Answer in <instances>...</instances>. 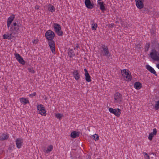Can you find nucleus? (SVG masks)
I'll return each instance as SVG.
<instances>
[{
  "mask_svg": "<svg viewBox=\"0 0 159 159\" xmlns=\"http://www.w3.org/2000/svg\"><path fill=\"white\" fill-rule=\"evenodd\" d=\"M84 2L86 6L88 8L91 9L93 8V4L91 3L90 0H85Z\"/></svg>",
  "mask_w": 159,
  "mask_h": 159,
  "instance_id": "obj_14",
  "label": "nucleus"
},
{
  "mask_svg": "<svg viewBox=\"0 0 159 159\" xmlns=\"http://www.w3.org/2000/svg\"><path fill=\"white\" fill-rule=\"evenodd\" d=\"M92 138L95 140V141H98V140L99 137L98 135L95 134L92 136Z\"/></svg>",
  "mask_w": 159,
  "mask_h": 159,
  "instance_id": "obj_27",
  "label": "nucleus"
},
{
  "mask_svg": "<svg viewBox=\"0 0 159 159\" xmlns=\"http://www.w3.org/2000/svg\"><path fill=\"white\" fill-rule=\"evenodd\" d=\"M48 44L52 52L55 54V50L54 41L53 40L48 41Z\"/></svg>",
  "mask_w": 159,
  "mask_h": 159,
  "instance_id": "obj_9",
  "label": "nucleus"
},
{
  "mask_svg": "<svg viewBox=\"0 0 159 159\" xmlns=\"http://www.w3.org/2000/svg\"><path fill=\"white\" fill-rule=\"evenodd\" d=\"M68 56L70 57H72L75 56V54L72 49H69L68 52Z\"/></svg>",
  "mask_w": 159,
  "mask_h": 159,
  "instance_id": "obj_23",
  "label": "nucleus"
},
{
  "mask_svg": "<svg viewBox=\"0 0 159 159\" xmlns=\"http://www.w3.org/2000/svg\"><path fill=\"white\" fill-rule=\"evenodd\" d=\"M53 148V147L52 145H49L48 146L47 150L44 152L47 153H49L52 151Z\"/></svg>",
  "mask_w": 159,
  "mask_h": 159,
  "instance_id": "obj_24",
  "label": "nucleus"
},
{
  "mask_svg": "<svg viewBox=\"0 0 159 159\" xmlns=\"http://www.w3.org/2000/svg\"><path fill=\"white\" fill-rule=\"evenodd\" d=\"M120 109L119 108L113 109L110 108L109 109V111L112 113L114 114L116 116L119 117L121 114Z\"/></svg>",
  "mask_w": 159,
  "mask_h": 159,
  "instance_id": "obj_7",
  "label": "nucleus"
},
{
  "mask_svg": "<svg viewBox=\"0 0 159 159\" xmlns=\"http://www.w3.org/2000/svg\"><path fill=\"white\" fill-rule=\"evenodd\" d=\"M74 77L76 80H79L80 77V75L77 70H74L72 72Z\"/></svg>",
  "mask_w": 159,
  "mask_h": 159,
  "instance_id": "obj_17",
  "label": "nucleus"
},
{
  "mask_svg": "<svg viewBox=\"0 0 159 159\" xmlns=\"http://www.w3.org/2000/svg\"><path fill=\"white\" fill-rule=\"evenodd\" d=\"M39 113L42 115L45 116L46 115V113L45 110V108L44 107L43 108H42L40 111H39Z\"/></svg>",
  "mask_w": 159,
  "mask_h": 159,
  "instance_id": "obj_25",
  "label": "nucleus"
},
{
  "mask_svg": "<svg viewBox=\"0 0 159 159\" xmlns=\"http://www.w3.org/2000/svg\"><path fill=\"white\" fill-rule=\"evenodd\" d=\"M44 107L43 106L42 104H39L38 105L37 107V110L38 111H40L42 108H43Z\"/></svg>",
  "mask_w": 159,
  "mask_h": 159,
  "instance_id": "obj_32",
  "label": "nucleus"
},
{
  "mask_svg": "<svg viewBox=\"0 0 159 159\" xmlns=\"http://www.w3.org/2000/svg\"><path fill=\"white\" fill-rule=\"evenodd\" d=\"M154 135L152 134L151 133H150L148 137V139L150 140H152Z\"/></svg>",
  "mask_w": 159,
  "mask_h": 159,
  "instance_id": "obj_33",
  "label": "nucleus"
},
{
  "mask_svg": "<svg viewBox=\"0 0 159 159\" xmlns=\"http://www.w3.org/2000/svg\"><path fill=\"white\" fill-rule=\"evenodd\" d=\"M53 28L54 29V31L59 36H62L63 32L61 30V28L60 25L56 23H54Z\"/></svg>",
  "mask_w": 159,
  "mask_h": 159,
  "instance_id": "obj_5",
  "label": "nucleus"
},
{
  "mask_svg": "<svg viewBox=\"0 0 159 159\" xmlns=\"http://www.w3.org/2000/svg\"><path fill=\"white\" fill-rule=\"evenodd\" d=\"M16 147L18 148H20L22 145V143L23 142V139L22 138H17L16 140Z\"/></svg>",
  "mask_w": 159,
  "mask_h": 159,
  "instance_id": "obj_11",
  "label": "nucleus"
},
{
  "mask_svg": "<svg viewBox=\"0 0 159 159\" xmlns=\"http://www.w3.org/2000/svg\"><path fill=\"white\" fill-rule=\"evenodd\" d=\"M146 68L147 70H154L152 67L148 65H146Z\"/></svg>",
  "mask_w": 159,
  "mask_h": 159,
  "instance_id": "obj_35",
  "label": "nucleus"
},
{
  "mask_svg": "<svg viewBox=\"0 0 159 159\" xmlns=\"http://www.w3.org/2000/svg\"><path fill=\"white\" fill-rule=\"evenodd\" d=\"M151 73L155 75L156 76H157V74L155 70H149Z\"/></svg>",
  "mask_w": 159,
  "mask_h": 159,
  "instance_id": "obj_38",
  "label": "nucleus"
},
{
  "mask_svg": "<svg viewBox=\"0 0 159 159\" xmlns=\"http://www.w3.org/2000/svg\"><path fill=\"white\" fill-rule=\"evenodd\" d=\"M158 47H159V44H158Z\"/></svg>",
  "mask_w": 159,
  "mask_h": 159,
  "instance_id": "obj_47",
  "label": "nucleus"
},
{
  "mask_svg": "<svg viewBox=\"0 0 159 159\" xmlns=\"http://www.w3.org/2000/svg\"><path fill=\"white\" fill-rule=\"evenodd\" d=\"M38 39H34L33 40L32 42L36 44L38 43Z\"/></svg>",
  "mask_w": 159,
  "mask_h": 159,
  "instance_id": "obj_40",
  "label": "nucleus"
},
{
  "mask_svg": "<svg viewBox=\"0 0 159 159\" xmlns=\"http://www.w3.org/2000/svg\"><path fill=\"white\" fill-rule=\"evenodd\" d=\"M157 67L159 69V64H157Z\"/></svg>",
  "mask_w": 159,
  "mask_h": 159,
  "instance_id": "obj_45",
  "label": "nucleus"
},
{
  "mask_svg": "<svg viewBox=\"0 0 159 159\" xmlns=\"http://www.w3.org/2000/svg\"><path fill=\"white\" fill-rule=\"evenodd\" d=\"M124 70H127V69H124Z\"/></svg>",
  "mask_w": 159,
  "mask_h": 159,
  "instance_id": "obj_49",
  "label": "nucleus"
},
{
  "mask_svg": "<svg viewBox=\"0 0 159 159\" xmlns=\"http://www.w3.org/2000/svg\"><path fill=\"white\" fill-rule=\"evenodd\" d=\"M136 7L139 9L143 8L144 7L143 2L144 0H135Z\"/></svg>",
  "mask_w": 159,
  "mask_h": 159,
  "instance_id": "obj_10",
  "label": "nucleus"
},
{
  "mask_svg": "<svg viewBox=\"0 0 159 159\" xmlns=\"http://www.w3.org/2000/svg\"><path fill=\"white\" fill-rule=\"evenodd\" d=\"M114 24L111 23L109 25V28H112L114 26Z\"/></svg>",
  "mask_w": 159,
  "mask_h": 159,
  "instance_id": "obj_42",
  "label": "nucleus"
},
{
  "mask_svg": "<svg viewBox=\"0 0 159 159\" xmlns=\"http://www.w3.org/2000/svg\"><path fill=\"white\" fill-rule=\"evenodd\" d=\"M56 116L58 119H60L62 117V115L59 113L56 114Z\"/></svg>",
  "mask_w": 159,
  "mask_h": 159,
  "instance_id": "obj_36",
  "label": "nucleus"
},
{
  "mask_svg": "<svg viewBox=\"0 0 159 159\" xmlns=\"http://www.w3.org/2000/svg\"><path fill=\"white\" fill-rule=\"evenodd\" d=\"M12 34L11 33L9 34H4L3 35V38L4 39H12Z\"/></svg>",
  "mask_w": 159,
  "mask_h": 159,
  "instance_id": "obj_22",
  "label": "nucleus"
},
{
  "mask_svg": "<svg viewBox=\"0 0 159 159\" xmlns=\"http://www.w3.org/2000/svg\"><path fill=\"white\" fill-rule=\"evenodd\" d=\"M122 99V96L121 94L119 92L116 93L114 95V99L116 101V102L120 103Z\"/></svg>",
  "mask_w": 159,
  "mask_h": 159,
  "instance_id": "obj_8",
  "label": "nucleus"
},
{
  "mask_svg": "<svg viewBox=\"0 0 159 159\" xmlns=\"http://www.w3.org/2000/svg\"><path fill=\"white\" fill-rule=\"evenodd\" d=\"M154 108L156 110H158L159 109V100L156 102Z\"/></svg>",
  "mask_w": 159,
  "mask_h": 159,
  "instance_id": "obj_31",
  "label": "nucleus"
},
{
  "mask_svg": "<svg viewBox=\"0 0 159 159\" xmlns=\"http://www.w3.org/2000/svg\"><path fill=\"white\" fill-rule=\"evenodd\" d=\"M98 1H101V0H98Z\"/></svg>",
  "mask_w": 159,
  "mask_h": 159,
  "instance_id": "obj_46",
  "label": "nucleus"
},
{
  "mask_svg": "<svg viewBox=\"0 0 159 159\" xmlns=\"http://www.w3.org/2000/svg\"><path fill=\"white\" fill-rule=\"evenodd\" d=\"M84 70H86V69L85 68L84 69Z\"/></svg>",
  "mask_w": 159,
  "mask_h": 159,
  "instance_id": "obj_48",
  "label": "nucleus"
},
{
  "mask_svg": "<svg viewBox=\"0 0 159 159\" xmlns=\"http://www.w3.org/2000/svg\"><path fill=\"white\" fill-rule=\"evenodd\" d=\"M70 136L72 138H75L79 136V133L77 132L73 131L71 133Z\"/></svg>",
  "mask_w": 159,
  "mask_h": 159,
  "instance_id": "obj_20",
  "label": "nucleus"
},
{
  "mask_svg": "<svg viewBox=\"0 0 159 159\" xmlns=\"http://www.w3.org/2000/svg\"><path fill=\"white\" fill-rule=\"evenodd\" d=\"M48 10L52 12H54L55 10V7L53 6H51L48 7Z\"/></svg>",
  "mask_w": 159,
  "mask_h": 159,
  "instance_id": "obj_28",
  "label": "nucleus"
},
{
  "mask_svg": "<svg viewBox=\"0 0 159 159\" xmlns=\"http://www.w3.org/2000/svg\"><path fill=\"white\" fill-rule=\"evenodd\" d=\"M121 73L126 81H129L131 80V75L129 70H121Z\"/></svg>",
  "mask_w": 159,
  "mask_h": 159,
  "instance_id": "obj_3",
  "label": "nucleus"
},
{
  "mask_svg": "<svg viewBox=\"0 0 159 159\" xmlns=\"http://www.w3.org/2000/svg\"><path fill=\"white\" fill-rule=\"evenodd\" d=\"M80 48L79 45L78 44H75V47L74 48V49H75L76 48Z\"/></svg>",
  "mask_w": 159,
  "mask_h": 159,
  "instance_id": "obj_41",
  "label": "nucleus"
},
{
  "mask_svg": "<svg viewBox=\"0 0 159 159\" xmlns=\"http://www.w3.org/2000/svg\"><path fill=\"white\" fill-rule=\"evenodd\" d=\"M15 57L20 63L22 65L25 64V62L23 60V58L18 53H16L15 54Z\"/></svg>",
  "mask_w": 159,
  "mask_h": 159,
  "instance_id": "obj_12",
  "label": "nucleus"
},
{
  "mask_svg": "<svg viewBox=\"0 0 159 159\" xmlns=\"http://www.w3.org/2000/svg\"><path fill=\"white\" fill-rule=\"evenodd\" d=\"M97 27V25L96 23L93 24H92V30H96Z\"/></svg>",
  "mask_w": 159,
  "mask_h": 159,
  "instance_id": "obj_30",
  "label": "nucleus"
},
{
  "mask_svg": "<svg viewBox=\"0 0 159 159\" xmlns=\"http://www.w3.org/2000/svg\"><path fill=\"white\" fill-rule=\"evenodd\" d=\"M142 12L143 13H148L151 15L153 14V13H151V12L148 11V9L145 7L143 8Z\"/></svg>",
  "mask_w": 159,
  "mask_h": 159,
  "instance_id": "obj_26",
  "label": "nucleus"
},
{
  "mask_svg": "<svg viewBox=\"0 0 159 159\" xmlns=\"http://www.w3.org/2000/svg\"><path fill=\"white\" fill-rule=\"evenodd\" d=\"M102 49L100 50V56L109 57L110 55L107 46L104 45L102 46Z\"/></svg>",
  "mask_w": 159,
  "mask_h": 159,
  "instance_id": "obj_2",
  "label": "nucleus"
},
{
  "mask_svg": "<svg viewBox=\"0 0 159 159\" xmlns=\"http://www.w3.org/2000/svg\"><path fill=\"white\" fill-rule=\"evenodd\" d=\"M134 87L137 89H139L142 87V84L139 82H136L134 84Z\"/></svg>",
  "mask_w": 159,
  "mask_h": 159,
  "instance_id": "obj_21",
  "label": "nucleus"
},
{
  "mask_svg": "<svg viewBox=\"0 0 159 159\" xmlns=\"http://www.w3.org/2000/svg\"><path fill=\"white\" fill-rule=\"evenodd\" d=\"M39 6L38 5H36L35 7V9L37 10L39 9Z\"/></svg>",
  "mask_w": 159,
  "mask_h": 159,
  "instance_id": "obj_43",
  "label": "nucleus"
},
{
  "mask_svg": "<svg viewBox=\"0 0 159 159\" xmlns=\"http://www.w3.org/2000/svg\"><path fill=\"white\" fill-rule=\"evenodd\" d=\"M20 27V26L16 22H13L11 24L10 28V31L14 35L17 34L18 33Z\"/></svg>",
  "mask_w": 159,
  "mask_h": 159,
  "instance_id": "obj_1",
  "label": "nucleus"
},
{
  "mask_svg": "<svg viewBox=\"0 0 159 159\" xmlns=\"http://www.w3.org/2000/svg\"><path fill=\"white\" fill-rule=\"evenodd\" d=\"M143 155L145 159H150L148 155L146 152H143Z\"/></svg>",
  "mask_w": 159,
  "mask_h": 159,
  "instance_id": "obj_34",
  "label": "nucleus"
},
{
  "mask_svg": "<svg viewBox=\"0 0 159 159\" xmlns=\"http://www.w3.org/2000/svg\"><path fill=\"white\" fill-rule=\"evenodd\" d=\"M84 70L85 72V76L86 80L88 82H90L91 81V80L89 74L88 73L87 70Z\"/></svg>",
  "mask_w": 159,
  "mask_h": 159,
  "instance_id": "obj_18",
  "label": "nucleus"
},
{
  "mask_svg": "<svg viewBox=\"0 0 159 159\" xmlns=\"http://www.w3.org/2000/svg\"><path fill=\"white\" fill-rule=\"evenodd\" d=\"M150 57L154 61H159V53L155 49L152 50L150 54Z\"/></svg>",
  "mask_w": 159,
  "mask_h": 159,
  "instance_id": "obj_4",
  "label": "nucleus"
},
{
  "mask_svg": "<svg viewBox=\"0 0 159 159\" xmlns=\"http://www.w3.org/2000/svg\"><path fill=\"white\" fill-rule=\"evenodd\" d=\"M15 18V15L12 14L8 18L7 21V27L8 28L10 27L11 23Z\"/></svg>",
  "mask_w": 159,
  "mask_h": 159,
  "instance_id": "obj_13",
  "label": "nucleus"
},
{
  "mask_svg": "<svg viewBox=\"0 0 159 159\" xmlns=\"http://www.w3.org/2000/svg\"><path fill=\"white\" fill-rule=\"evenodd\" d=\"M55 36L54 33L51 30H48L45 33V38L48 41L53 40Z\"/></svg>",
  "mask_w": 159,
  "mask_h": 159,
  "instance_id": "obj_6",
  "label": "nucleus"
},
{
  "mask_svg": "<svg viewBox=\"0 0 159 159\" xmlns=\"http://www.w3.org/2000/svg\"><path fill=\"white\" fill-rule=\"evenodd\" d=\"M98 4L99 6L100 9L102 12H104L106 10L105 6L103 2H98Z\"/></svg>",
  "mask_w": 159,
  "mask_h": 159,
  "instance_id": "obj_16",
  "label": "nucleus"
},
{
  "mask_svg": "<svg viewBox=\"0 0 159 159\" xmlns=\"http://www.w3.org/2000/svg\"><path fill=\"white\" fill-rule=\"evenodd\" d=\"M36 95V93L35 92H34L33 93L30 94L29 95L30 96H31V97H33L34 96H35Z\"/></svg>",
  "mask_w": 159,
  "mask_h": 159,
  "instance_id": "obj_39",
  "label": "nucleus"
},
{
  "mask_svg": "<svg viewBox=\"0 0 159 159\" xmlns=\"http://www.w3.org/2000/svg\"><path fill=\"white\" fill-rule=\"evenodd\" d=\"M20 101L23 104L25 105L29 103V101L27 98H20Z\"/></svg>",
  "mask_w": 159,
  "mask_h": 159,
  "instance_id": "obj_19",
  "label": "nucleus"
},
{
  "mask_svg": "<svg viewBox=\"0 0 159 159\" xmlns=\"http://www.w3.org/2000/svg\"><path fill=\"white\" fill-rule=\"evenodd\" d=\"M29 71L32 73H34L35 72L34 70H29Z\"/></svg>",
  "mask_w": 159,
  "mask_h": 159,
  "instance_id": "obj_44",
  "label": "nucleus"
},
{
  "mask_svg": "<svg viewBox=\"0 0 159 159\" xmlns=\"http://www.w3.org/2000/svg\"><path fill=\"white\" fill-rule=\"evenodd\" d=\"M8 138V134L3 133L1 135V134L0 133V140L3 141L7 139Z\"/></svg>",
  "mask_w": 159,
  "mask_h": 159,
  "instance_id": "obj_15",
  "label": "nucleus"
},
{
  "mask_svg": "<svg viewBox=\"0 0 159 159\" xmlns=\"http://www.w3.org/2000/svg\"><path fill=\"white\" fill-rule=\"evenodd\" d=\"M150 47V44L149 43H146L145 47V52H147L149 49V48Z\"/></svg>",
  "mask_w": 159,
  "mask_h": 159,
  "instance_id": "obj_29",
  "label": "nucleus"
},
{
  "mask_svg": "<svg viewBox=\"0 0 159 159\" xmlns=\"http://www.w3.org/2000/svg\"><path fill=\"white\" fill-rule=\"evenodd\" d=\"M151 133L154 135H156L157 133V130L155 128L153 129V132H151Z\"/></svg>",
  "mask_w": 159,
  "mask_h": 159,
  "instance_id": "obj_37",
  "label": "nucleus"
}]
</instances>
